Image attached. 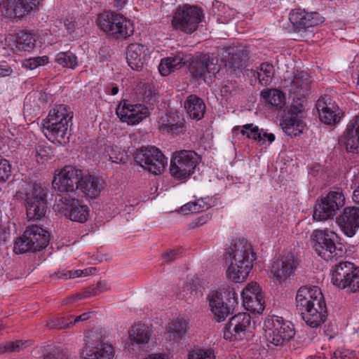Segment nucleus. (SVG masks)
Returning <instances> with one entry per match:
<instances>
[{
	"label": "nucleus",
	"instance_id": "f257e3e1",
	"mask_svg": "<svg viewBox=\"0 0 359 359\" xmlns=\"http://www.w3.org/2000/svg\"><path fill=\"white\" fill-rule=\"evenodd\" d=\"M296 308L306 325L313 328L325 323L327 317L325 298L318 286L301 287L296 295Z\"/></svg>",
	"mask_w": 359,
	"mask_h": 359
},
{
	"label": "nucleus",
	"instance_id": "f03ea898",
	"mask_svg": "<svg viewBox=\"0 0 359 359\" xmlns=\"http://www.w3.org/2000/svg\"><path fill=\"white\" fill-rule=\"evenodd\" d=\"M255 259L256 254L247 240H233L226 252V262L229 264L227 278L234 283L244 281L252 268V262Z\"/></svg>",
	"mask_w": 359,
	"mask_h": 359
},
{
	"label": "nucleus",
	"instance_id": "7ed1b4c3",
	"mask_svg": "<svg viewBox=\"0 0 359 359\" xmlns=\"http://www.w3.org/2000/svg\"><path fill=\"white\" fill-rule=\"evenodd\" d=\"M73 111L65 104L57 105L43 121V133L53 143L63 145L69 142L68 126Z\"/></svg>",
	"mask_w": 359,
	"mask_h": 359
},
{
	"label": "nucleus",
	"instance_id": "20e7f679",
	"mask_svg": "<svg viewBox=\"0 0 359 359\" xmlns=\"http://www.w3.org/2000/svg\"><path fill=\"white\" fill-rule=\"evenodd\" d=\"M264 336L269 348L284 346L295 336L294 325L283 317L268 316L264 322Z\"/></svg>",
	"mask_w": 359,
	"mask_h": 359
},
{
	"label": "nucleus",
	"instance_id": "39448f33",
	"mask_svg": "<svg viewBox=\"0 0 359 359\" xmlns=\"http://www.w3.org/2000/svg\"><path fill=\"white\" fill-rule=\"evenodd\" d=\"M337 235L327 230H314L312 235L313 248L326 261H337L343 257L345 248L342 243L335 242Z\"/></svg>",
	"mask_w": 359,
	"mask_h": 359
},
{
	"label": "nucleus",
	"instance_id": "423d86ee",
	"mask_svg": "<svg viewBox=\"0 0 359 359\" xmlns=\"http://www.w3.org/2000/svg\"><path fill=\"white\" fill-rule=\"evenodd\" d=\"M207 299L217 322L224 321L238 305V294L231 287L222 288L219 291H212Z\"/></svg>",
	"mask_w": 359,
	"mask_h": 359
},
{
	"label": "nucleus",
	"instance_id": "0eeeda50",
	"mask_svg": "<svg viewBox=\"0 0 359 359\" xmlns=\"http://www.w3.org/2000/svg\"><path fill=\"white\" fill-rule=\"evenodd\" d=\"M331 280L339 289L359 290V267L348 261H340L332 266Z\"/></svg>",
	"mask_w": 359,
	"mask_h": 359
},
{
	"label": "nucleus",
	"instance_id": "6e6552de",
	"mask_svg": "<svg viewBox=\"0 0 359 359\" xmlns=\"http://www.w3.org/2000/svg\"><path fill=\"white\" fill-rule=\"evenodd\" d=\"M199 156L191 150H181L173 154L170 161V172L177 180H184L194 172L199 163Z\"/></svg>",
	"mask_w": 359,
	"mask_h": 359
},
{
	"label": "nucleus",
	"instance_id": "1a4fd4ad",
	"mask_svg": "<svg viewBox=\"0 0 359 359\" xmlns=\"http://www.w3.org/2000/svg\"><path fill=\"white\" fill-rule=\"evenodd\" d=\"M27 217L29 220H39L45 217L47 210V189L34 184L25 194Z\"/></svg>",
	"mask_w": 359,
	"mask_h": 359
},
{
	"label": "nucleus",
	"instance_id": "9d476101",
	"mask_svg": "<svg viewBox=\"0 0 359 359\" xmlns=\"http://www.w3.org/2000/svg\"><path fill=\"white\" fill-rule=\"evenodd\" d=\"M345 205V196L340 189L330 191L315 205L313 218L319 221L333 218L337 211Z\"/></svg>",
	"mask_w": 359,
	"mask_h": 359
},
{
	"label": "nucleus",
	"instance_id": "9b49d317",
	"mask_svg": "<svg viewBox=\"0 0 359 359\" xmlns=\"http://www.w3.org/2000/svg\"><path fill=\"white\" fill-rule=\"evenodd\" d=\"M137 164L154 175H160L165 170L167 158L161 151L155 147H141L135 154Z\"/></svg>",
	"mask_w": 359,
	"mask_h": 359
},
{
	"label": "nucleus",
	"instance_id": "f8f14e48",
	"mask_svg": "<svg viewBox=\"0 0 359 359\" xmlns=\"http://www.w3.org/2000/svg\"><path fill=\"white\" fill-rule=\"evenodd\" d=\"M305 115V109L302 103L291 105L280 120L283 130L291 137L302 133L306 128L303 121Z\"/></svg>",
	"mask_w": 359,
	"mask_h": 359
},
{
	"label": "nucleus",
	"instance_id": "ddd939ff",
	"mask_svg": "<svg viewBox=\"0 0 359 359\" xmlns=\"http://www.w3.org/2000/svg\"><path fill=\"white\" fill-rule=\"evenodd\" d=\"M190 60L189 70L195 79L206 82L207 74H215L218 59L213 54L196 53Z\"/></svg>",
	"mask_w": 359,
	"mask_h": 359
},
{
	"label": "nucleus",
	"instance_id": "4468645a",
	"mask_svg": "<svg viewBox=\"0 0 359 359\" xmlns=\"http://www.w3.org/2000/svg\"><path fill=\"white\" fill-rule=\"evenodd\" d=\"M116 114L123 122L135 125L149 115V109L145 104H135L128 100H123L116 109Z\"/></svg>",
	"mask_w": 359,
	"mask_h": 359
},
{
	"label": "nucleus",
	"instance_id": "2eb2a0df",
	"mask_svg": "<svg viewBox=\"0 0 359 359\" xmlns=\"http://www.w3.org/2000/svg\"><path fill=\"white\" fill-rule=\"evenodd\" d=\"M82 171L73 166H65L54 177L52 184L53 188L60 192L74 194L80 183Z\"/></svg>",
	"mask_w": 359,
	"mask_h": 359
},
{
	"label": "nucleus",
	"instance_id": "dca6fc26",
	"mask_svg": "<svg viewBox=\"0 0 359 359\" xmlns=\"http://www.w3.org/2000/svg\"><path fill=\"white\" fill-rule=\"evenodd\" d=\"M251 325V316L248 313H239L233 316L224 327V338L225 339L241 340Z\"/></svg>",
	"mask_w": 359,
	"mask_h": 359
},
{
	"label": "nucleus",
	"instance_id": "f3484780",
	"mask_svg": "<svg viewBox=\"0 0 359 359\" xmlns=\"http://www.w3.org/2000/svg\"><path fill=\"white\" fill-rule=\"evenodd\" d=\"M217 54L231 71L241 69L245 66L247 55L241 46L224 45L217 48Z\"/></svg>",
	"mask_w": 359,
	"mask_h": 359
},
{
	"label": "nucleus",
	"instance_id": "a211bd4d",
	"mask_svg": "<svg viewBox=\"0 0 359 359\" xmlns=\"http://www.w3.org/2000/svg\"><path fill=\"white\" fill-rule=\"evenodd\" d=\"M243 306L252 313H261L265 308V301L260 286L255 282L248 283L241 292Z\"/></svg>",
	"mask_w": 359,
	"mask_h": 359
},
{
	"label": "nucleus",
	"instance_id": "6ab92c4d",
	"mask_svg": "<svg viewBox=\"0 0 359 359\" xmlns=\"http://www.w3.org/2000/svg\"><path fill=\"white\" fill-rule=\"evenodd\" d=\"M316 107L320 120L325 124L339 123L342 116L341 111L334 102H332L330 96L320 97L316 102Z\"/></svg>",
	"mask_w": 359,
	"mask_h": 359
},
{
	"label": "nucleus",
	"instance_id": "aec40b11",
	"mask_svg": "<svg viewBox=\"0 0 359 359\" xmlns=\"http://www.w3.org/2000/svg\"><path fill=\"white\" fill-rule=\"evenodd\" d=\"M297 268V261L294 255L288 252L280 255L273 262L271 271L274 278L280 283L285 281L294 275Z\"/></svg>",
	"mask_w": 359,
	"mask_h": 359
},
{
	"label": "nucleus",
	"instance_id": "412c9836",
	"mask_svg": "<svg viewBox=\"0 0 359 359\" xmlns=\"http://www.w3.org/2000/svg\"><path fill=\"white\" fill-rule=\"evenodd\" d=\"M159 125L161 130L172 136L184 134L187 130L185 119L177 111L166 112L160 118Z\"/></svg>",
	"mask_w": 359,
	"mask_h": 359
},
{
	"label": "nucleus",
	"instance_id": "4be33fe9",
	"mask_svg": "<svg viewBox=\"0 0 359 359\" xmlns=\"http://www.w3.org/2000/svg\"><path fill=\"white\" fill-rule=\"evenodd\" d=\"M171 22H202L205 20L203 9L196 4H184L175 11Z\"/></svg>",
	"mask_w": 359,
	"mask_h": 359
},
{
	"label": "nucleus",
	"instance_id": "5701e85b",
	"mask_svg": "<svg viewBox=\"0 0 359 359\" xmlns=\"http://www.w3.org/2000/svg\"><path fill=\"white\" fill-rule=\"evenodd\" d=\"M336 222L345 235L353 237L359 229V208L353 206L345 208Z\"/></svg>",
	"mask_w": 359,
	"mask_h": 359
},
{
	"label": "nucleus",
	"instance_id": "b1692460",
	"mask_svg": "<svg viewBox=\"0 0 359 359\" xmlns=\"http://www.w3.org/2000/svg\"><path fill=\"white\" fill-rule=\"evenodd\" d=\"M41 0H12L4 6L5 15L9 18H21L39 6Z\"/></svg>",
	"mask_w": 359,
	"mask_h": 359
},
{
	"label": "nucleus",
	"instance_id": "393cba45",
	"mask_svg": "<svg viewBox=\"0 0 359 359\" xmlns=\"http://www.w3.org/2000/svg\"><path fill=\"white\" fill-rule=\"evenodd\" d=\"M76 187L85 195L90 198H95L100 194L104 187V182L102 179L91 175L81 174L80 183Z\"/></svg>",
	"mask_w": 359,
	"mask_h": 359
},
{
	"label": "nucleus",
	"instance_id": "a878e982",
	"mask_svg": "<svg viewBox=\"0 0 359 359\" xmlns=\"http://www.w3.org/2000/svg\"><path fill=\"white\" fill-rule=\"evenodd\" d=\"M25 236L28 237L27 241L32 243L34 252L46 248L50 241V233L37 225L28 226L25 231Z\"/></svg>",
	"mask_w": 359,
	"mask_h": 359
},
{
	"label": "nucleus",
	"instance_id": "bb28decb",
	"mask_svg": "<svg viewBox=\"0 0 359 359\" xmlns=\"http://www.w3.org/2000/svg\"><path fill=\"white\" fill-rule=\"evenodd\" d=\"M344 140L348 152H359V115L348 123L344 133Z\"/></svg>",
	"mask_w": 359,
	"mask_h": 359
},
{
	"label": "nucleus",
	"instance_id": "cd10ccee",
	"mask_svg": "<svg viewBox=\"0 0 359 359\" xmlns=\"http://www.w3.org/2000/svg\"><path fill=\"white\" fill-rule=\"evenodd\" d=\"M187 61L186 55L184 53H172L169 57L161 60L158 71L162 76H168L172 72L181 69Z\"/></svg>",
	"mask_w": 359,
	"mask_h": 359
},
{
	"label": "nucleus",
	"instance_id": "c85d7f7f",
	"mask_svg": "<svg viewBox=\"0 0 359 359\" xmlns=\"http://www.w3.org/2000/svg\"><path fill=\"white\" fill-rule=\"evenodd\" d=\"M151 337L149 328L144 324L137 323L131 326L129 330V339L133 348H144Z\"/></svg>",
	"mask_w": 359,
	"mask_h": 359
},
{
	"label": "nucleus",
	"instance_id": "c756f323",
	"mask_svg": "<svg viewBox=\"0 0 359 359\" xmlns=\"http://www.w3.org/2000/svg\"><path fill=\"white\" fill-rule=\"evenodd\" d=\"M147 48L142 44L131 43L128 46L126 50V60L131 69L140 71L143 68L144 57Z\"/></svg>",
	"mask_w": 359,
	"mask_h": 359
},
{
	"label": "nucleus",
	"instance_id": "7c9ffc66",
	"mask_svg": "<svg viewBox=\"0 0 359 359\" xmlns=\"http://www.w3.org/2000/svg\"><path fill=\"white\" fill-rule=\"evenodd\" d=\"M294 75L290 80V92L292 93L304 95L311 88V76L305 71L294 72Z\"/></svg>",
	"mask_w": 359,
	"mask_h": 359
},
{
	"label": "nucleus",
	"instance_id": "2f4dec72",
	"mask_svg": "<svg viewBox=\"0 0 359 359\" xmlns=\"http://www.w3.org/2000/svg\"><path fill=\"white\" fill-rule=\"evenodd\" d=\"M97 27L114 39L127 38L133 34V24H96Z\"/></svg>",
	"mask_w": 359,
	"mask_h": 359
},
{
	"label": "nucleus",
	"instance_id": "473e14b6",
	"mask_svg": "<svg viewBox=\"0 0 359 359\" xmlns=\"http://www.w3.org/2000/svg\"><path fill=\"white\" fill-rule=\"evenodd\" d=\"M184 108L190 118L201 120L205 111V104L203 100L196 95L187 97L184 102Z\"/></svg>",
	"mask_w": 359,
	"mask_h": 359
},
{
	"label": "nucleus",
	"instance_id": "72a5a7b5",
	"mask_svg": "<svg viewBox=\"0 0 359 359\" xmlns=\"http://www.w3.org/2000/svg\"><path fill=\"white\" fill-rule=\"evenodd\" d=\"M83 359H112L114 348L107 344H101L92 348H86L83 352Z\"/></svg>",
	"mask_w": 359,
	"mask_h": 359
},
{
	"label": "nucleus",
	"instance_id": "f704fd0d",
	"mask_svg": "<svg viewBox=\"0 0 359 359\" xmlns=\"http://www.w3.org/2000/svg\"><path fill=\"white\" fill-rule=\"evenodd\" d=\"M290 22H323L325 18L318 12L307 13L305 10L295 8L289 14Z\"/></svg>",
	"mask_w": 359,
	"mask_h": 359
},
{
	"label": "nucleus",
	"instance_id": "c9c22d12",
	"mask_svg": "<svg viewBox=\"0 0 359 359\" xmlns=\"http://www.w3.org/2000/svg\"><path fill=\"white\" fill-rule=\"evenodd\" d=\"M187 322L183 318H177L170 323L168 329V337L170 340L178 342L184 338L187 332Z\"/></svg>",
	"mask_w": 359,
	"mask_h": 359
},
{
	"label": "nucleus",
	"instance_id": "e433bc0d",
	"mask_svg": "<svg viewBox=\"0 0 359 359\" xmlns=\"http://www.w3.org/2000/svg\"><path fill=\"white\" fill-rule=\"evenodd\" d=\"M136 93L146 106L154 105L156 102L154 86L148 82H140L136 87Z\"/></svg>",
	"mask_w": 359,
	"mask_h": 359
},
{
	"label": "nucleus",
	"instance_id": "4c0bfd02",
	"mask_svg": "<svg viewBox=\"0 0 359 359\" xmlns=\"http://www.w3.org/2000/svg\"><path fill=\"white\" fill-rule=\"evenodd\" d=\"M274 75L273 66L267 62H263L260 65L257 72H254L253 76L259 79L262 86H269Z\"/></svg>",
	"mask_w": 359,
	"mask_h": 359
},
{
	"label": "nucleus",
	"instance_id": "58836bf2",
	"mask_svg": "<svg viewBox=\"0 0 359 359\" xmlns=\"http://www.w3.org/2000/svg\"><path fill=\"white\" fill-rule=\"evenodd\" d=\"M266 102L274 107L281 108L285 104V95L277 89H270L261 93Z\"/></svg>",
	"mask_w": 359,
	"mask_h": 359
},
{
	"label": "nucleus",
	"instance_id": "ea45409f",
	"mask_svg": "<svg viewBox=\"0 0 359 359\" xmlns=\"http://www.w3.org/2000/svg\"><path fill=\"white\" fill-rule=\"evenodd\" d=\"M72 221L80 223L85 222L89 216V208L86 205L76 204L65 213Z\"/></svg>",
	"mask_w": 359,
	"mask_h": 359
},
{
	"label": "nucleus",
	"instance_id": "a19ab883",
	"mask_svg": "<svg viewBox=\"0 0 359 359\" xmlns=\"http://www.w3.org/2000/svg\"><path fill=\"white\" fill-rule=\"evenodd\" d=\"M198 292L196 286L188 283L182 282L179 284L177 295L180 299H184L187 302H192L197 296Z\"/></svg>",
	"mask_w": 359,
	"mask_h": 359
},
{
	"label": "nucleus",
	"instance_id": "79ce46f5",
	"mask_svg": "<svg viewBox=\"0 0 359 359\" xmlns=\"http://www.w3.org/2000/svg\"><path fill=\"white\" fill-rule=\"evenodd\" d=\"M233 130H239L243 135H246L248 138L261 142L263 129H259L258 126H254L252 123L236 126Z\"/></svg>",
	"mask_w": 359,
	"mask_h": 359
},
{
	"label": "nucleus",
	"instance_id": "37998d69",
	"mask_svg": "<svg viewBox=\"0 0 359 359\" xmlns=\"http://www.w3.org/2000/svg\"><path fill=\"white\" fill-rule=\"evenodd\" d=\"M78 203L79 201L74 196L69 195L58 196L55 198L53 210L56 212L67 210L68 208H72Z\"/></svg>",
	"mask_w": 359,
	"mask_h": 359
},
{
	"label": "nucleus",
	"instance_id": "c03bdc74",
	"mask_svg": "<svg viewBox=\"0 0 359 359\" xmlns=\"http://www.w3.org/2000/svg\"><path fill=\"white\" fill-rule=\"evenodd\" d=\"M55 60L63 67L74 69L78 65L76 56L71 52H60L57 53Z\"/></svg>",
	"mask_w": 359,
	"mask_h": 359
},
{
	"label": "nucleus",
	"instance_id": "a18cd8bd",
	"mask_svg": "<svg viewBox=\"0 0 359 359\" xmlns=\"http://www.w3.org/2000/svg\"><path fill=\"white\" fill-rule=\"evenodd\" d=\"M39 359H69L67 353L60 348L48 346L43 351Z\"/></svg>",
	"mask_w": 359,
	"mask_h": 359
},
{
	"label": "nucleus",
	"instance_id": "49530a36",
	"mask_svg": "<svg viewBox=\"0 0 359 359\" xmlns=\"http://www.w3.org/2000/svg\"><path fill=\"white\" fill-rule=\"evenodd\" d=\"M210 206L205 203L203 199L190 202L182 207V212L185 215L198 213L208 209Z\"/></svg>",
	"mask_w": 359,
	"mask_h": 359
},
{
	"label": "nucleus",
	"instance_id": "de8ad7c7",
	"mask_svg": "<svg viewBox=\"0 0 359 359\" xmlns=\"http://www.w3.org/2000/svg\"><path fill=\"white\" fill-rule=\"evenodd\" d=\"M71 318H73L72 315L50 319L47 321L46 326L49 329H65L72 326Z\"/></svg>",
	"mask_w": 359,
	"mask_h": 359
},
{
	"label": "nucleus",
	"instance_id": "09e8293b",
	"mask_svg": "<svg viewBox=\"0 0 359 359\" xmlns=\"http://www.w3.org/2000/svg\"><path fill=\"white\" fill-rule=\"evenodd\" d=\"M116 21L118 22H123L124 21L130 22V20H127L126 18L123 15L111 11H104L99 14L95 22H115Z\"/></svg>",
	"mask_w": 359,
	"mask_h": 359
},
{
	"label": "nucleus",
	"instance_id": "8fccbe9b",
	"mask_svg": "<svg viewBox=\"0 0 359 359\" xmlns=\"http://www.w3.org/2000/svg\"><path fill=\"white\" fill-rule=\"evenodd\" d=\"M36 39L31 33H22L19 37L17 48L25 51L29 50L35 47Z\"/></svg>",
	"mask_w": 359,
	"mask_h": 359
},
{
	"label": "nucleus",
	"instance_id": "3c124183",
	"mask_svg": "<svg viewBox=\"0 0 359 359\" xmlns=\"http://www.w3.org/2000/svg\"><path fill=\"white\" fill-rule=\"evenodd\" d=\"M28 237L23 235L16 239L14 243L13 250L16 254H22L29 251L34 252L32 243L27 241Z\"/></svg>",
	"mask_w": 359,
	"mask_h": 359
},
{
	"label": "nucleus",
	"instance_id": "603ef678",
	"mask_svg": "<svg viewBox=\"0 0 359 359\" xmlns=\"http://www.w3.org/2000/svg\"><path fill=\"white\" fill-rule=\"evenodd\" d=\"M107 290H108V287H107V283L104 282L100 281L97 283L95 287L93 288L92 291L86 292L83 294H79L75 297H72L68 299V301L73 302L77 299H82V298L90 297V296H95V295H97L100 292L106 291Z\"/></svg>",
	"mask_w": 359,
	"mask_h": 359
},
{
	"label": "nucleus",
	"instance_id": "864d4df0",
	"mask_svg": "<svg viewBox=\"0 0 359 359\" xmlns=\"http://www.w3.org/2000/svg\"><path fill=\"white\" fill-rule=\"evenodd\" d=\"M313 359H325V358L318 357ZM331 359H358V358L353 351L339 348L334 352L333 357Z\"/></svg>",
	"mask_w": 359,
	"mask_h": 359
},
{
	"label": "nucleus",
	"instance_id": "5fc2aeb1",
	"mask_svg": "<svg viewBox=\"0 0 359 359\" xmlns=\"http://www.w3.org/2000/svg\"><path fill=\"white\" fill-rule=\"evenodd\" d=\"M48 57L47 56L32 57L26 60L23 62L25 67L31 70L37 68L39 66L44 65L48 62Z\"/></svg>",
	"mask_w": 359,
	"mask_h": 359
},
{
	"label": "nucleus",
	"instance_id": "6e6d98bb",
	"mask_svg": "<svg viewBox=\"0 0 359 359\" xmlns=\"http://www.w3.org/2000/svg\"><path fill=\"white\" fill-rule=\"evenodd\" d=\"M215 355L211 350H194L189 353L188 359H215Z\"/></svg>",
	"mask_w": 359,
	"mask_h": 359
},
{
	"label": "nucleus",
	"instance_id": "4d7b16f0",
	"mask_svg": "<svg viewBox=\"0 0 359 359\" xmlns=\"http://www.w3.org/2000/svg\"><path fill=\"white\" fill-rule=\"evenodd\" d=\"M11 175V167L9 162L0 156V181H6Z\"/></svg>",
	"mask_w": 359,
	"mask_h": 359
},
{
	"label": "nucleus",
	"instance_id": "13d9d810",
	"mask_svg": "<svg viewBox=\"0 0 359 359\" xmlns=\"http://www.w3.org/2000/svg\"><path fill=\"white\" fill-rule=\"evenodd\" d=\"M118 149L117 147H108L105 149V158L111 162L118 163L121 161V158L120 157V153H118Z\"/></svg>",
	"mask_w": 359,
	"mask_h": 359
},
{
	"label": "nucleus",
	"instance_id": "bf43d9fd",
	"mask_svg": "<svg viewBox=\"0 0 359 359\" xmlns=\"http://www.w3.org/2000/svg\"><path fill=\"white\" fill-rule=\"evenodd\" d=\"M51 154V149L50 147H46L43 146H39L36 149V156L37 158V161L39 163L41 160V163H43L46 161Z\"/></svg>",
	"mask_w": 359,
	"mask_h": 359
},
{
	"label": "nucleus",
	"instance_id": "052dcab7",
	"mask_svg": "<svg viewBox=\"0 0 359 359\" xmlns=\"http://www.w3.org/2000/svg\"><path fill=\"white\" fill-rule=\"evenodd\" d=\"M310 27H312L311 24ZM308 27H309V26L306 27L305 24H288V25L285 27V29L287 33L300 34L302 36L303 33L306 32Z\"/></svg>",
	"mask_w": 359,
	"mask_h": 359
},
{
	"label": "nucleus",
	"instance_id": "680f3d73",
	"mask_svg": "<svg viewBox=\"0 0 359 359\" xmlns=\"http://www.w3.org/2000/svg\"><path fill=\"white\" fill-rule=\"evenodd\" d=\"M182 254V250L180 248H175L165 252L163 254V258L168 264L174 262L179 258Z\"/></svg>",
	"mask_w": 359,
	"mask_h": 359
},
{
	"label": "nucleus",
	"instance_id": "e2e57ef3",
	"mask_svg": "<svg viewBox=\"0 0 359 359\" xmlns=\"http://www.w3.org/2000/svg\"><path fill=\"white\" fill-rule=\"evenodd\" d=\"M173 28L187 34H191L198 28V24H172Z\"/></svg>",
	"mask_w": 359,
	"mask_h": 359
},
{
	"label": "nucleus",
	"instance_id": "0e129e2a",
	"mask_svg": "<svg viewBox=\"0 0 359 359\" xmlns=\"http://www.w3.org/2000/svg\"><path fill=\"white\" fill-rule=\"evenodd\" d=\"M237 87L235 83H227L224 85L221 88L222 96L228 98L229 97L236 93Z\"/></svg>",
	"mask_w": 359,
	"mask_h": 359
},
{
	"label": "nucleus",
	"instance_id": "69168bd1",
	"mask_svg": "<svg viewBox=\"0 0 359 359\" xmlns=\"http://www.w3.org/2000/svg\"><path fill=\"white\" fill-rule=\"evenodd\" d=\"M83 276V271L81 270H76V271H68L65 273H61L57 275L59 278H73L76 277Z\"/></svg>",
	"mask_w": 359,
	"mask_h": 359
},
{
	"label": "nucleus",
	"instance_id": "338daca9",
	"mask_svg": "<svg viewBox=\"0 0 359 359\" xmlns=\"http://www.w3.org/2000/svg\"><path fill=\"white\" fill-rule=\"evenodd\" d=\"M24 345V343L21 340H18L15 341H11L7 343V348L8 349L9 352H16L20 351L22 346Z\"/></svg>",
	"mask_w": 359,
	"mask_h": 359
},
{
	"label": "nucleus",
	"instance_id": "774afa93",
	"mask_svg": "<svg viewBox=\"0 0 359 359\" xmlns=\"http://www.w3.org/2000/svg\"><path fill=\"white\" fill-rule=\"evenodd\" d=\"M90 315H91V313L88 312V313H83L81 315L78 316H73V318H71V320H72L71 325L73 326V325L77 324L79 322L85 321V320H88V318H90Z\"/></svg>",
	"mask_w": 359,
	"mask_h": 359
}]
</instances>
